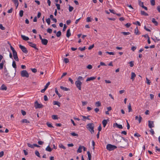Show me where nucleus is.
Wrapping results in <instances>:
<instances>
[{"label":"nucleus","mask_w":160,"mask_h":160,"mask_svg":"<svg viewBox=\"0 0 160 160\" xmlns=\"http://www.w3.org/2000/svg\"><path fill=\"white\" fill-rule=\"evenodd\" d=\"M28 147H30V148H34V144H31L30 143H28Z\"/></svg>","instance_id":"obj_45"},{"label":"nucleus","mask_w":160,"mask_h":160,"mask_svg":"<svg viewBox=\"0 0 160 160\" xmlns=\"http://www.w3.org/2000/svg\"><path fill=\"white\" fill-rule=\"evenodd\" d=\"M61 35V32L60 31H58L56 34V36L57 37H59Z\"/></svg>","instance_id":"obj_36"},{"label":"nucleus","mask_w":160,"mask_h":160,"mask_svg":"<svg viewBox=\"0 0 160 160\" xmlns=\"http://www.w3.org/2000/svg\"><path fill=\"white\" fill-rule=\"evenodd\" d=\"M133 24H137L139 26H140L141 25L140 22L138 21H137V22H134Z\"/></svg>","instance_id":"obj_61"},{"label":"nucleus","mask_w":160,"mask_h":160,"mask_svg":"<svg viewBox=\"0 0 160 160\" xmlns=\"http://www.w3.org/2000/svg\"><path fill=\"white\" fill-rule=\"evenodd\" d=\"M35 153L36 156H38L39 157H40L39 153L38 151H35Z\"/></svg>","instance_id":"obj_48"},{"label":"nucleus","mask_w":160,"mask_h":160,"mask_svg":"<svg viewBox=\"0 0 160 160\" xmlns=\"http://www.w3.org/2000/svg\"><path fill=\"white\" fill-rule=\"evenodd\" d=\"M95 105L98 107H99L101 106V102L99 101H98L96 102L95 103Z\"/></svg>","instance_id":"obj_29"},{"label":"nucleus","mask_w":160,"mask_h":160,"mask_svg":"<svg viewBox=\"0 0 160 160\" xmlns=\"http://www.w3.org/2000/svg\"><path fill=\"white\" fill-rule=\"evenodd\" d=\"M28 43L30 46L34 48L35 49L38 50V48L36 47V45L35 44L30 42H28Z\"/></svg>","instance_id":"obj_10"},{"label":"nucleus","mask_w":160,"mask_h":160,"mask_svg":"<svg viewBox=\"0 0 160 160\" xmlns=\"http://www.w3.org/2000/svg\"><path fill=\"white\" fill-rule=\"evenodd\" d=\"M136 75L135 73L134 72H131V79H132V81H133V80L136 77Z\"/></svg>","instance_id":"obj_20"},{"label":"nucleus","mask_w":160,"mask_h":160,"mask_svg":"<svg viewBox=\"0 0 160 160\" xmlns=\"http://www.w3.org/2000/svg\"><path fill=\"white\" fill-rule=\"evenodd\" d=\"M53 103L54 105H57L59 107H60V103L58 101H54Z\"/></svg>","instance_id":"obj_30"},{"label":"nucleus","mask_w":160,"mask_h":160,"mask_svg":"<svg viewBox=\"0 0 160 160\" xmlns=\"http://www.w3.org/2000/svg\"><path fill=\"white\" fill-rule=\"evenodd\" d=\"M19 48L21 49L22 51L24 53L27 54L28 52V51L27 48L24 46L20 45Z\"/></svg>","instance_id":"obj_8"},{"label":"nucleus","mask_w":160,"mask_h":160,"mask_svg":"<svg viewBox=\"0 0 160 160\" xmlns=\"http://www.w3.org/2000/svg\"><path fill=\"white\" fill-rule=\"evenodd\" d=\"M21 75L22 77H26L28 78L29 76V74L27 71L26 70H23L21 71Z\"/></svg>","instance_id":"obj_5"},{"label":"nucleus","mask_w":160,"mask_h":160,"mask_svg":"<svg viewBox=\"0 0 160 160\" xmlns=\"http://www.w3.org/2000/svg\"><path fill=\"white\" fill-rule=\"evenodd\" d=\"M135 120H138V123H140L141 122V121L142 119V118L141 117L140 115H139V117L138 116H136L135 117Z\"/></svg>","instance_id":"obj_11"},{"label":"nucleus","mask_w":160,"mask_h":160,"mask_svg":"<svg viewBox=\"0 0 160 160\" xmlns=\"http://www.w3.org/2000/svg\"><path fill=\"white\" fill-rule=\"evenodd\" d=\"M4 62H5V60L3 61H2V62L0 63V70L2 69L3 68Z\"/></svg>","instance_id":"obj_27"},{"label":"nucleus","mask_w":160,"mask_h":160,"mask_svg":"<svg viewBox=\"0 0 160 160\" xmlns=\"http://www.w3.org/2000/svg\"><path fill=\"white\" fill-rule=\"evenodd\" d=\"M64 62L66 63H67L69 62V59L67 58H65L64 59Z\"/></svg>","instance_id":"obj_53"},{"label":"nucleus","mask_w":160,"mask_h":160,"mask_svg":"<svg viewBox=\"0 0 160 160\" xmlns=\"http://www.w3.org/2000/svg\"><path fill=\"white\" fill-rule=\"evenodd\" d=\"M148 126L150 128H154V122L151 121H148Z\"/></svg>","instance_id":"obj_9"},{"label":"nucleus","mask_w":160,"mask_h":160,"mask_svg":"<svg viewBox=\"0 0 160 160\" xmlns=\"http://www.w3.org/2000/svg\"><path fill=\"white\" fill-rule=\"evenodd\" d=\"M134 32L137 35H139L140 34L138 30L137 27L135 29Z\"/></svg>","instance_id":"obj_26"},{"label":"nucleus","mask_w":160,"mask_h":160,"mask_svg":"<svg viewBox=\"0 0 160 160\" xmlns=\"http://www.w3.org/2000/svg\"><path fill=\"white\" fill-rule=\"evenodd\" d=\"M23 11L22 10L20 11L19 13L20 16L21 17H22L23 15Z\"/></svg>","instance_id":"obj_46"},{"label":"nucleus","mask_w":160,"mask_h":160,"mask_svg":"<svg viewBox=\"0 0 160 160\" xmlns=\"http://www.w3.org/2000/svg\"><path fill=\"white\" fill-rule=\"evenodd\" d=\"M117 148V147L116 146L110 144H108L106 146L107 149L109 151L113 150Z\"/></svg>","instance_id":"obj_4"},{"label":"nucleus","mask_w":160,"mask_h":160,"mask_svg":"<svg viewBox=\"0 0 160 160\" xmlns=\"http://www.w3.org/2000/svg\"><path fill=\"white\" fill-rule=\"evenodd\" d=\"M55 93H56V94L58 96V97L59 98H60L61 97V95L58 92V89L57 88H55Z\"/></svg>","instance_id":"obj_23"},{"label":"nucleus","mask_w":160,"mask_h":160,"mask_svg":"<svg viewBox=\"0 0 160 160\" xmlns=\"http://www.w3.org/2000/svg\"><path fill=\"white\" fill-rule=\"evenodd\" d=\"M82 146L80 145L77 150V152L78 153H81L82 152Z\"/></svg>","instance_id":"obj_21"},{"label":"nucleus","mask_w":160,"mask_h":160,"mask_svg":"<svg viewBox=\"0 0 160 160\" xmlns=\"http://www.w3.org/2000/svg\"><path fill=\"white\" fill-rule=\"evenodd\" d=\"M122 138L123 140V141H121V145H122L121 147L122 148H125L128 145V140L123 137H122Z\"/></svg>","instance_id":"obj_1"},{"label":"nucleus","mask_w":160,"mask_h":160,"mask_svg":"<svg viewBox=\"0 0 160 160\" xmlns=\"http://www.w3.org/2000/svg\"><path fill=\"white\" fill-rule=\"evenodd\" d=\"M124 35H129L130 34V33L129 32H121Z\"/></svg>","instance_id":"obj_42"},{"label":"nucleus","mask_w":160,"mask_h":160,"mask_svg":"<svg viewBox=\"0 0 160 160\" xmlns=\"http://www.w3.org/2000/svg\"><path fill=\"white\" fill-rule=\"evenodd\" d=\"M56 5L57 6L58 10L60 9V5L59 4L57 3L56 4Z\"/></svg>","instance_id":"obj_57"},{"label":"nucleus","mask_w":160,"mask_h":160,"mask_svg":"<svg viewBox=\"0 0 160 160\" xmlns=\"http://www.w3.org/2000/svg\"><path fill=\"white\" fill-rule=\"evenodd\" d=\"M52 118L54 120H56L58 119V116L57 115H53L52 116Z\"/></svg>","instance_id":"obj_32"},{"label":"nucleus","mask_w":160,"mask_h":160,"mask_svg":"<svg viewBox=\"0 0 160 160\" xmlns=\"http://www.w3.org/2000/svg\"><path fill=\"white\" fill-rule=\"evenodd\" d=\"M34 107L36 109L42 108L43 107V105L41 103H39L37 101L35 102Z\"/></svg>","instance_id":"obj_6"},{"label":"nucleus","mask_w":160,"mask_h":160,"mask_svg":"<svg viewBox=\"0 0 160 160\" xmlns=\"http://www.w3.org/2000/svg\"><path fill=\"white\" fill-rule=\"evenodd\" d=\"M73 7L71 6L70 5L69 6V10L70 12H72L73 10Z\"/></svg>","instance_id":"obj_56"},{"label":"nucleus","mask_w":160,"mask_h":160,"mask_svg":"<svg viewBox=\"0 0 160 160\" xmlns=\"http://www.w3.org/2000/svg\"><path fill=\"white\" fill-rule=\"evenodd\" d=\"M59 146L60 148H62L64 149H66V148L62 144L60 143L59 144Z\"/></svg>","instance_id":"obj_35"},{"label":"nucleus","mask_w":160,"mask_h":160,"mask_svg":"<svg viewBox=\"0 0 160 160\" xmlns=\"http://www.w3.org/2000/svg\"><path fill=\"white\" fill-rule=\"evenodd\" d=\"M12 65V67L13 68H16V62L15 61H13Z\"/></svg>","instance_id":"obj_34"},{"label":"nucleus","mask_w":160,"mask_h":160,"mask_svg":"<svg viewBox=\"0 0 160 160\" xmlns=\"http://www.w3.org/2000/svg\"><path fill=\"white\" fill-rule=\"evenodd\" d=\"M146 83L148 85H150L151 83L150 80L148 79L147 78H146Z\"/></svg>","instance_id":"obj_41"},{"label":"nucleus","mask_w":160,"mask_h":160,"mask_svg":"<svg viewBox=\"0 0 160 160\" xmlns=\"http://www.w3.org/2000/svg\"><path fill=\"white\" fill-rule=\"evenodd\" d=\"M60 88L62 89V90H63L64 91H67L68 90V89L67 88H65V87H64L63 86H60Z\"/></svg>","instance_id":"obj_40"},{"label":"nucleus","mask_w":160,"mask_h":160,"mask_svg":"<svg viewBox=\"0 0 160 160\" xmlns=\"http://www.w3.org/2000/svg\"><path fill=\"white\" fill-rule=\"evenodd\" d=\"M42 43L44 45H46L48 43V40L46 39H43L41 41Z\"/></svg>","instance_id":"obj_16"},{"label":"nucleus","mask_w":160,"mask_h":160,"mask_svg":"<svg viewBox=\"0 0 160 160\" xmlns=\"http://www.w3.org/2000/svg\"><path fill=\"white\" fill-rule=\"evenodd\" d=\"M10 48L12 50L13 53L16 52L14 48L12 46H11L10 47Z\"/></svg>","instance_id":"obj_49"},{"label":"nucleus","mask_w":160,"mask_h":160,"mask_svg":"<svg viewBox=\"0 0 160 160\" xmlns=\"http://www.w3.org/2000/svg\"><path fill=\"white\" fill-rule=\"evenodd\" d=\"M141 14L142 15H144L145 16H148V14L145 12L144 11H141Z\"/></svg>","instance_id":"obj_33"},{"label":"nucleus","mask_w":160,"mask_h":160,"mask_svg":"<svg viewBox=\"0 0 160 160\" xmlns=\"http://www.w3.org/2000/svg\"><path fill=\"white\" fill-rule=\"evenodd\" d=\"M12 1L14 3L16 8H17L18 5V0H12Z\"/></svg>","instance_id":"obj_19"},{"label":"nucleus","mask_w":160,"mask_h":160,"mask_svg":"<svg viewBox=\"0 0 160 160\" xmlns=\"http://www.w3.org/2000/svg\"><path fill=\"white\" fill-rule=\"evenodd\" d=\"M31 69L32 72L34 73H35L37 72V70L35 68H31Z\"/></svg>","instance_id":"obj_62"},{"label":"nucleus","mask_w":160,"mask_h":160,"mask_svg":"<svg viewBox=\"0 0 160 160\" xmlns=\"http://www.w3.org/2000/svg\"><path fill=\"white\" fill-rule=\"evenodd\" d=\"M71 134L73 136H77L78 137V134L74 132H72L71 133Z\"/></svg>","instance_id":"obj_52"},{"label":"nucleus","mask_w":160,"mask_h":160,"mask_svg":"<svg viewBox=\"0 0 160 160\" xmlns=\"http://www.w3.org/2000/svg\"><path fill=\"white\" fill-rule=\"evenodd\" d=\"M0 28L2 30H4L5 28L3 27L2 24H0Z\"/></svg>","instance_id":"obj_59"},{"label":"nucleus","mask_w":160,"mask_h":160,"mask_svg":"<svg viewBox=\"0 0 160 160\" xmlns=\"http://www.w3.org/2000/svg\"><path fill=\"white\" fill-rule=\"evenodd\" d=\"M133 61H131L129 62L130 66L131 67H132L134 66Z\"/></svg>","instance_id":"obj_44"},{"label":"nucleus","mask_w":160,"mask_h":160,"mask_svg":"<svg viewBox=\"0 0 160 160\" xmlns=\"http://www.w3.org/2000/svg\"><path fill=\"white\" fill-rule=\"evenodd\" d=\"M108 119H107V120H105V119H104L102 121V124L103 125V126L104 128H105L106 125L107 124V123H108Z\"/></svg>","instance_id":"obj_14"},{"label":"nucleus","mask_w":160,"mask_h":160,"mask_svg":"<svg viewBox=\"0 0 160 160\" xmlns=\"http://www.w3.org/2000/svg\"><path fill=\"white\" fill-rule=\"evenodd\" d=\"M131 25V24L129 23H128L125 25V26L127 28H129Z\"/></svg>","instance_id":"obj_64"},{"label":"nucleus","mask_w":160,"mask_h":160,"mask_svg":"<svg viewBox=\"0 0 160 160\" xmlns=\"http://www.w3.org/2000/svg\"><path fill=\"white\" fill-rule=\"evenodd\" d=\"M87 68L89 69H91L92 68V67L91 65H88L87 66Z\"/></svg>","instance_id":"obj_55"},{"label":"nucleus","mask_w":160,"mask_h":160,"mask_svg":"<svg viewBox=\"0 0 160 160\" xmlns=\"http://www.w3.org/2000/svg\"><path fill=\"white\" fill-rule=\"evenodd\" d=\"M139 5L141 6L142 8L143 7L142 6H143V2H142L141 1L139 0L138 1Z\"/></svg>","instance_id":"obj_37"},{"label":"nucleus","mask_w":160,"mask_h":160,"mask_svg":"<svg viewBox=\"0 0 160 160\" xmlns=\"http://www.w3.org/2000/svg\"><path fill=\"white\" fill-rule=\"evenodd\" d=\"M13 58L15 60L17 61H19V59L18 57L17 54V52L13 53Z\"/></svg>","instance_id":"obj_12"},{"label":"nucleus","mask_w":160,"mask_h":160,"mask_svg":"<svg viewBox=\"0 0 160 160\" xmlns=\"http://www.w3.org/2000/svg\"><path fill=\"white\" fill-rule=\"evenodd\" d=\"M94 44H92V45L90 46L88 48L89 50H91L94 47Z\"/></svg>","instance_id":"obj_60"},{"label":"nucleus","mask_w":160,"mask_h":160,"mask_svg":"<svg viewBox=\"0 0 160 160\" xmlns=\"http://www.w3.org/2000/svg\"><path fill=\"white\" fill-rule=\"evenodd\" d=\"M94 125L93 123H89L87 125V128H88V130L92 134L94 133Z\"/></svg>","instance_id":"obj_3"},{"label":"nucleus","mask_w":160,"mask_h":160,"mask_svg":"<svg viewBox=\"0 0 160 160\" xmlns=\"http://www.w3.org/2000/svg\"><path fill=\"white\" fill-rule=\"evenodd\" d=\"M150 3L151 5L152 6H154L155 4V0H151L150 1Z\"/></svg>","instance_id":"obj_38"},{"label":"nucleus","mask_w":160,"mask_h":160,"mask_svg":"<svg viewBox=\"0 0 160 160\" xmlns=\"http://www.w3.org/2000/svg\"><path fill=\"white\" fill-rule=\"evenodd\" d=\"M52 149L49 147V146L48 145L47 147L46 148V150L48 152H51L52 151Z\"/></svg>","instance_id":"obj_28"},{"label":"nucleus","mask_w":160,"mask_h":160,"mask_svg":"<svg viewBox=\"0 0 160 160\" xmlns=\"http://www.w3.org/2000/svg\"><path fill=\"white\" fill-rule=\"evenodd\" d=\"M85 47H84L83 48L79 47L78 48V49L82 51H84L85 49Z\"/></svg>","instance_id":"obj_43"},{"label":"nucleus","mask_w":160,"mask_h":160,"mask_svg":"<svg viewBox=\"0 0 160 160\" xmlns=\"http://www.w3.org/2000/svg\"><path fill=\"white\" fill-rule=\"evenodd\" d=\"M3 79L6 81L9 82L11 80V77L9 75V73L8 72L4 73L3 75Z\"/></svg>","instance_id":"obj_2"},{"label":"nucleus","mask_w":160,"mask_h":160,"mask_svg":"<svg viewBox=\"0 0 160 160\" xmlns=\"http://www.w3.org/2000/svg\"><path fill=\"white\" fill-rule=\"evenodd\" d=\"M75 83L77 87L78 88V89L79 90H81L82 82L78 80L76 81Z\"/></svg>","instance_id":"obj_7"},{"label":"nucleus","mask_w":160,"mask_h":160,"mask_svg":"<svg viewBox=\"0 0 160 160\" xmlns=\"http://www.w3.org/2000/svg\"><path fill=\"white\" fill-rule=\"evenodd\" d=\"M21 36L22 39L25 41H28L29 39V38L28 37H27L25 35H21Z\"/></svg>","instance_id":"obj_18"},{"label":"nucleus","mask_w":160,"mask_h":160,"mask_svg":"<svg viewBox=\"0 0 160 160\" xmlns=\"http://www.w3.org/2000/svg\"><path fill=\"white\" fill-rule=\"evenodd\" d=\"M47 125L48 126V127L50 128H53V127L52 125L50 123L48 122H47Z\"/></svg>","instance_id":"obj_51"},{"label":"nucleus","mask_w":160,"mask_h":160,"mask_svg":"<svg viewBox=\"0 0 160 160\" xmlns=\"http://www.w3.org/2000/svg\"><path fill=\"white\" fill-rule=\"evenodd\" d=\"M89 160H91V155L89 151L87 152Z\"/></svg>","instance_id":"obj_31"},{"label":"nucleus","mask_w":160,"mask_h":160,"mask_svg":"<svg viewBox=\"0 0 160 160\" xmlns=\"http://www.w3.org/2000/svg\"><path fill=\"white\" fill-rule=\"evenodd\" d=\"M50 82H48L45 85V88L47 89V88H48V86L50 85Z\"/></svg>","instance_id":"obj_63"},{"label":"nucleus","mask_w":160,"mask_h":160,"mask_svg":"<svg viewBox=\"0 0 160 160\" xmlns=\"http://www.w3.org/2000/svg\"><path fill=\"white\" fill-rule=\"evenodd\" d=\"M71 35V34L70 32V29H68V30L67 32L66 36L68 38H69L70 37Z\"/></svg>","instance_id":"obj_22"},{"label":"nucleus","mask_w":160,"mask_h":160,"mask_svg":"<svg viewBox=\"0 0 160 160\" xmlns=\"http://www.w3.org/2000/svg\"><path fill=\"white\" fill-rule=\"evenodd\" d=\"M47 32L49 33H51L52 32V30L51 28H48L47 30Z\"/></svg>","instance_id":"obj_47"},{"label":"nucleus","mask_w":160,"mask_h":160,"mask_svg":"<svg viewBox=\"0 0 160 160\" xmlns=\"http://www.w3.org/2000/svg\"><path fill=\"white\" fill-rule=\"evenodd\" d=\"M80 80H83V78L82 77H81V76H79V77H78V80L77 81L79 80V81H80Z\"/></svg>","instance_id":"obj_54"},{"label":"nucleus","mask_w":160,"mask_h":160,"mask_svg":"<svg viewBox=\"0 0 160 160\" xmlns=\"http://www.w3.org/2000/svg\"><path fill=\"white\" fill-rule=\"evenodd\" d=\"M81 116L83 118V119H82V120L84 121H85V120L84 119H87L88 120H90V119L89 118V117H90L89 116H88L87 117H86L85 116Z\"/></svg>","instance_id":"obj_24"},{"label":"nucleus","mask_w":160,"mask_h":160,"mask_svg":"<svg viewBox=\"0 0 160 160\" xmlns=\"http://www.w3.org/2000/svg\"><path fill=\"white\" fill-rule=\"evenodd\" d=\"M150 132L151 133L152 135H153L154 133V132L152 128H151V129L150 130Z\"/></svg>","instance_id":"obj_58"},{"label":"nucleus","mask_w":160,"mask_h":160,"mask_svg":"<svg viewBox=\"0 0 160 160\" xmlns=\"http://www.w3.org/2000/svg\"><path fill=\"white\" fill-rule=\"evenodd\" d=\"M106 53H108L110 55H114L115 54L114 53L112 52H107Z\"/></svg>","instance_id":"obj_50"},{"label":"nucleus","mask_w":160,"mask_h":160,"mask_svg":"<svg viewBox=\"0 0 160 160\" xmlns=\"http://www.w3.org/2000/svg\"><path fill=\"white\" fill-rule=\"evenodd\" d=\"M7 88L4 84H2L1 87L0 89L2 90L6 91L7 90Z\"/></svg>","instance_id":"obj_15"},{"label":"nucleus","mask_w":160,"mask_h":160,"mask_svg":"<svg viewBox=\"0 0 160 160\" xmlns=\"http://www.w3.org/2000/svg\"><path fill=\"white\" fill-rule=\"evenodd\" d=\"M114 126L115 125L119 129H122L123 127L120 124H118L117 123H114L113 124Z\"/></svg>","instance_id":"obj_17"},{"label":"nucleus","mask_w":160,"mask_h":160,"mask_svg":"<svg viewBox=\"0 0 160 160\" xmlns=\"http://www.w3.org/2000/svg\"><path fill=\"white\" fill-rule=\"evenodd\" d=\"M22 122L23 123H28L30 122L27 119H24L22 120Z\"/></svg>","instance_id":"obj_25"},{"label":"nucleus","mask_w":160,"mask_h":160,"mask_svg":"<svg viewBox=\"0 0 160 160\" xmlns=\"http://www.w3.org/2000/svg\"><path fill=\"white\" fill-rule=\"evenodd\" d=\"M96 77H92L88 78L86 79V82L89 81H90L93 80L96 78Z\"/></svg>","instance_id":"obj_13"},{"label":"nucleus","mask_w":160,"mask_h":160,"mask_svg":"<svg viewBox=\"0 0 160 160\" xmlns=\"http://www.w3.org/2000/svg\"><path fill=\"white\" fill-rule=\"evenodd\" d=\"M128 112H129L132 111L131 106L130 104H129V105H128Z\"/></svg>","instance_id":"obj_39"}]
</instances>
